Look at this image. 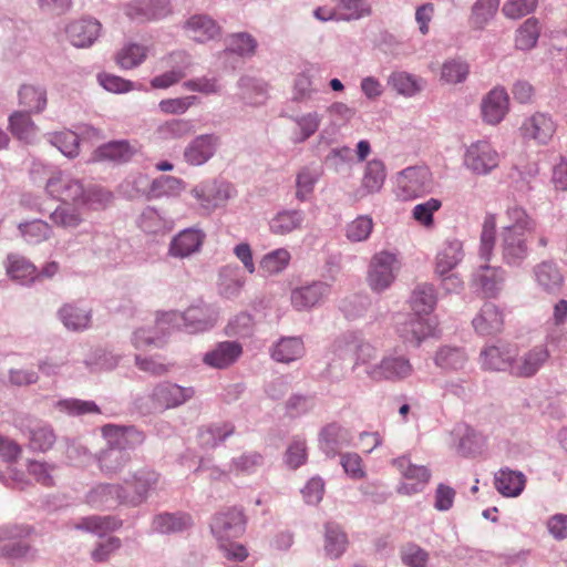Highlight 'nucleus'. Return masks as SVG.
Instances as JSON below:
<instances>
[{"instance_id":"15","label":"nucleus","mask_w":567,"mask_h":567,"mask_svg":"<svg viewBox=\"0 0 567 567\" xmlns=\"http://www.w3.org/2000/svg\"><path fill=\"white\" fill-rule=\"evenodd\" d=\"M205 238L206 235L200 229H184L173 237L168 247V254L176 258L189 257L190 255L199 251Z\"/></svg>"},{"instance_id":"10","label":"nucleus","mask_w":567,"mask_h":567,"mask_svg":"<svg viewBox=\"0 0 567 567\" xmlns=\"http://www.w3.org/2000/svg\"><path fill=\"white\" fill-rule=\"evenodd\" d=\"M556 132V123L546 113H534L525 118L519 127L520 136L526 142H534L538 145H546Z\"/></svg>"},{"instance_id":"31","label":"nucleus","mask_w":567,"mask_h":567,"mask_svg":"<svg viewBox=\"0 0 567 567\" xmlns=\"http://www.w3.org/2000/svg\"><path fill=\"white\" fill-rule=\"evenodd\" d=\"M412 370L413 368L408 359L403 357H390L381 361L373 371V375L388 380H400L411 375Z\"/></svg>"},{"instance_id":"39","label":"nucleus","mask_w":567,"mask_h":567,"mask_svg":"<svg viewBox=\"0 0 567 567\" xmlns=\"http://www.w3.org/2000/svg\"><path fill=\"white\" fill-rule=\"evenodd\" d=\"M135 148H133L127 142H111L100 146L93 153L94 161H113V162H126L128 161L133 154L135 153Z\"/></svg>"},{"instance_id":"18","label":"nucleus","mask_w":567,"mask_h":567,"mask_svg":"<svg viewBox=\"0 0 567 567\" xmlns=\"http://www.w3.org/2000/svg\"><path fill=\"white\" fill-rule=\"evenodd\" d=\"M122 489L123 486L115 484H99L87 493L86 503L93 508H113L125 503Z\"/></svg>"},{"instance_id":"7","label":"nucleus","mask_w":567,"mask_h":567,"mask_svg":"<svg viewBox=\"0 0 567 567\" xmlns=\"http://www.w3.org/2000/svg\"><path fill=\"white\" fill-rule=\"evenodd\" d=\"M233 193L234 187L229 183L218 181L203 183L192 190L198 206L207 214L224 206Z\"/></svg>"},{"instance_id":"2","label":"nucleus","mask_w":567,"mask_h":567,"mask_svg":"<svg viewBox=\"0 0 567 567\" xmlns=\"http://www.w3.org/2000/svg\"><path fill=\"white\" fill-rule=\"evenodd\" d=\"M109 447L103 450L99 456L100 468L107 474L122 470L130 461L126 449L143 441V435L134 427H121L117 425H105L102 429Z\"/></svg>"},{"instance_id":"28","label":"nucleus","mask_w":567,"mask_h":567,"mask_svg":"<svg viewBox=\"0 0 567 567\" xmlns=\"http://www.w3.org/2000/svg\"><path fill=\"white\" fill-rule=\"evenodd\" d=\"M473 326L483 336L499 332L503 327V315L495 305L485 303L473 319Z\"/></svg>"},{"instance_id":"54","label":"nucleus","mask_w":567,"mask_h":567,"mask_svg":"<svg viewBox=\"0 0 567 567\" xmlns=\"http://www.w3.org/2000/svg\"><path fill=\"white\" fill-rule=\"evenodd\" d=\"M539 37V25L536 19H527L516 31L515 45L519 50L533 49Z\"/></svg>"},{"instance_id":"23","label":"nucleus","mask_w":567,"mask_h":567,"mask_svg":"<svg viewBox=\"0 0 567 567\" xmlns=\"http://www.w3.org/2000/svg\"><path fill=\"white\" fill-rule=\"evenodd\" d=\"M464 256L463 245L458 240L446 241L435 257L434 272L437 276H444L462 261Z\"/></svg>"},{"instance_id":"51","label":"nucleus","mask_w":567,"mask_h":567,"mask_svg":"<svg viewBox=\"0 0 567 567\" xmlns=\"http://www.w3.org/2000/svg\"><path fill=\"white\" fill-rule=\"evenodd\" d=\"M113 199L111 192L100 186L84 187V194L80 198L79 205L87 209H102L105 208Z\"/></svg>"},{"instance_id":"34","label":"nucleus","mask_w":567,"mask_h":567,"mask_svg":"<svg viewBox=\"0 0 567 567\" xmlns=\"http://www.w3.org/2000/svg\"><path fill=\"white\" fill-rule=\"evenodd\" d=\"M6 268L8 276L21 284L32 282L38 279L37 267L23 256L9 255Z\"/></svg>"},{"instance_id":"44","label":"nucleus","mask_w":567,"mask_h":567,"mask_svg":"<svg viewBox=\"0 0 567 567\" xmlns=\"http://www.w3.org/2000/svg\"><path fill=\"white\" fill-rule=\"evenodd\" d=\"M537 282L547 291H555L563 285L564 278L558 267L550 261H543L535 267Z\"/></svg>"},{"instance_id":"62","label":"nucleus","mask_w":567,"mask_h":567,"mask_svg":"<svg viewBox=\"0 0 567 567\" xmlns=\"http://www.w3.org/2000/svg\"><path fill=\"white\" fill-rule=\"evenodd\" d=\"M401 558L408 567H425L429 553L416 544H406L401 549Z\"/></svg>"},{"instance_id":"50","label":"nucleus","mask_w":567,"mask_h":567,"mask_svg":"<svg viewBox=\"0 0 567 567\" xmlns=\"http://www.w3.org/2000/svg\"><path fill=\"white\" fill-rule=\"evenodd\" d=\"M320 172L315 168L303 167L296 177V198L305 202L310 198L315 186L320 178Z\"/></svg>"},{"instance_id":"24","label":"nucleus","mask_w":567,"mask_h":567,"mask_svg":"<svg viewBox=\"0 0 567 567\" xmlns=\"http://www.w3.org/2000/svg\"><path fill=\"white\" fill-rule=\"evenodd\" d=\"M474 281L486 297H496L505 281V271L485 264L477 269Z\"/></svg>"},{"instance_id":"11","label":"nucleus","mask_w":567,"mask_h":567,"mask_svg":"<svg viewBox=\"0 0 567 567\" xmlns=\"http://www.w3.org/2000/svg\"><path fill=\"white\" fill-rule=\"evenodd\" d=\"M392 464L405 480L415 481L412 484L403 483L399 486L398 492L402 495H412L421 492L431 477L430 471L425 466L414 465L405 456L393 460Z\"/></svg>"},{"instance_id":"46","label":"nucleus","mask_w":567,"mask_h":567,"mask_svg":"<svg viewBox=\"0 0 567 567\" xmlns=\"http://www.w3.org/2000/svg\"><path fill=\"white\" fill-rule=\"evenodd\" d=\"M499 0H476L470 18L471 27L482 30L496 14Z\"/></svg>"},{"instance_id":"6","label":"nucleus","mask_w":567,"mask_h":567,"mask_svg":"<svg viewBox=\"0 0 567 567\" xmlns=\"http://www.w3.org/2000/svg\"><path fill=\"white\" fill-rule=\"evenodd\" d=\"M45 190L62 204L79 205L84 194V185L70 174L58 172L48 179Z\"/></svg>"},{"instance_id":"4","label":"nucleus","mask_w":567,"mask_h":567,"mask_svg":"<svg viewBox=\"0 0 567 567\" xmlns=\"http://www.w3.org/2000/svg\"><path fill=\"white\" fill-rule=\"evenodd\" d=\"M433 177L425 166H411L396 176V194L403 200L414 199L431 192Z\"/></svg>"},{"instance_id":"9","label":"nucleus","mask_w":567,"mask_h":567,"mask_svg":"<svg viewBox=\"0 0 567 567\" xmlns=\"http://www.w3.org/2000/svg\"><path fill=\"white\" fill-rule=\"evenodd\" d=\"M210 530L219 543L239 537L245 530V516L236 507L219 512L213 517Z\"/></svg>"},{"instance_id":"61","label":"nucleus","mask_w":567,"mask_h":567,"mask_svg":"<svg viewBox=\"0 0 567 567\" xmlns=\"http://www.w3.org/2000/svg\"><path fill=\"white\" fill-rule=\"evenodd\" d=\"M52 143L68 157L79 154V136L72 131L53 134Z\"/></svg>"},{"instance_id":"21","label":"nucleus","mask_w":567,"mask_h":567,"mask_svg":"<svg viewBox=\"0 0 567 567\" xmlns=\"http://www.w3.org/2000/svg\"><path fill=\"white\" fill-rule=\"evenodd\" d=\"M30 528L20 526H7L0 529V540L7 542L2 547V555L9 558L22 557L29 550V545L23 540L30 534Z\"/></svg>"},{"instance_id":"43","label":"nucleus","mask_w":567,"mask_h":567,"mask_svg":"<svg viewBox=\"0 0 567 567\" xmlns=\"http://www.w3.org/2000/svg\"><path fill=\"white\" fill-rule=\"evenodd\" d=\"M19 103L27 109L28 113H39L47 105V92L41 87L24 84L19 90Z\"/></svg>"},{"instance_id":"20","label":"nucleus","mask_w":567,"mask_h":567,"mask_svg":"<svg viewBox=\"0 0 567 567\" xmlns=\"http://www.w3.org/2000/svg\"><path fill=\"white\" fill-rule=\"evenodd\" d=\"M194 395L192 388H182L177 384L164 383L154 389L153 399L159 409L176 408Z\"/></svg>"},{"instance_id":"8","label":"nucleus","mask_w":567,"mask_h":567,"mask_svg":"<svg viewBox=\"0 0 567 567\" xmlns=\"http://www.w3.org/2000/svg\"><path fill=\"white\" fill-rule=\"evenodd\" d=\"M399 269L395 255L381 251L373 256L370 265L368 281L372 290L382 291L390 287Z\"/></svg>"},{"instance_id":"55","label":"nucleus","mask_w":567,"mask_h":567,"mask_svg":"<svg viewBox=\"0 0 567 567\" xmlns=\"http://www.w3.org/2000/svg\"><path fill=\"white\" fill-rule=\"evenodd\" d=\"M442 202L437 198H430L424 203L415 205L412 209V218L421 226L430 229L434 227L433 215L440 210Z\"/></svg>"},{"instance_id":"59","label":"nucleus","mask_w":567,"mask_h":567,"mask_svg":"<svg viewBox=\"0 0 567 567\" xmlns=\"http://www.w3.org/2000/svg\"><path fill=\"white\" fill-rule=\"evenodd\" d=\"M56 406L60 411L70 415H84L91 413H100L99 406L93 401H84L79 399H65L58 402Z\"/></svg>"},{"instance_id":"30","label":"nucleus","mask_w":567,"mask_h":567,"mask_svg":"<svg viewBox=\"0 0 567 567\" xmlns=\"http://www.w3.org/2000/svg\"><path fill=\"white\" fill-rule=\"evenodd\" d=\"M59 317L66 329L81 331L90 327L92 311L91 309L81 308L75 303H65L59 310Z\"/></svg>"},{"instance_id":"63","label":"nucleus","mask_w":567,"mask_h":567,"mask_svg":"<svg viewBox=\"0 0 567 567\" xmlns=\"http://www.w3.org/2000/svg\"><path fill=\"white\" fill-rule=\"evenodd\" d=\"M190 132V125L185 120H171L162 124L157 131L159 140L179 138Z\"/></svg>"},{"instance_id":"56","label":"nucleus","mask_w":567,"mask_h":567,"mask_svg":"<svg viewBox=\"0 0 567 567\" xmlns=\"http://www.w3.org/2000/svg\"><path fill=\"white\" fill-rule=\"evenodd\" d=\"M340 20H357L371 13V7L367 0H342L338 6Z\"/></svg>"},{"instance_id":"57","label":"nucleus","mask_w":567,"mask_h":567,"mask_svg":"<svg viewBox=\"0 0 567 567\" xmlns=\"http://www.w3.org/2000/svg\"><path fill=\"white\" fill-rule=\"evenodd\" d=\"M55 442V434L48 425H40L30 431L29 445L32 450L47 452Z\"/></svg>"},{"instance_id":"32","label":"nucleus","mask_w":567,"mask_h":567,"mask_svg":"<svg viewBox=\"0 0 567 567\" xmlns=\"http://www.w3.org/2000/svg\"><path fill=\"white\" fill-rule=\"evenodd\" d=\"M482 367L486 370L511 372L513 350L508 347H487L481 353Z\"/></svg>"},{"instance_id":"49","label":"nucleus","mask_w":567,"mask_h":567,"mask_svg":"<svg viewBox=\"0 0 567 567\" xmlns=\"http://www.w3.org/2000/svg\"><path fill=\"white\" fill-rule=\"evenodd\" d=\"M470 73L468 64L461 59L446 60L441 68V82L445 84H457L466 80Z\"/></svg>"},{"instance_id":"35","label":"nucleus","mask_w":567,"mask_h":567,"mask_svg":"<svg viewBox=\"0 0 567 567\" xmlns=\"http://www.w3.org/2000/svg\"><path fill=\"white\" fill-rule=\"evenodd\" d=\"M525 483V475L512 470H501L495 476L496 489L507 497L518 496L523 492Z\"/></svg>"},{"instance_id":"47","label":"nucleus","mask_w":567,"mask_h":567,"mask_svg":"<svg viewBox=\"0 0 567 567\" xmlns=\"http://www.w3.org/2000/svg\"><path fill=\"white\" fill-rule=\"evenodd\" d=\"M496 216L488 214L485 216L480 237V257L488 262L493 256L495 247Z\"/></svg>"},{"instance_id":"42","label":"nucleus","mask_w":567,"mask_h":567,"mask_svg":"<svg viewBox=\"0 0 567 567\" xmlns=\"http://www.w3.org/2000/svg\"><path fill=\"white\" fill-rule=\"evenodd\" d=\"M193 525L190 515L181 514H161L153 520V528L159 533L182 532Z\"/></svg>"},{"instance_id":"3","label":"nucleus","mask_w":567,"mask_h":567,"mask_svg":"<svg viewBox=\"0 0 567 567\" xmlns=\"http://www.w3.org/2000/svg\"><path fill=\"white\" fill-rule=\"evenodd\" d=\"M217 321V312L208 306H193L184 313L165 312L156 320V330L169 331L174 328H184L190 333L210 329Z\"/></svg>"},{"instance_id":"37","label":"nucleus","mask_w":567,"mask_h":567,"mask_svg":"<svg viewBox=\"0 0 567 567\" xmlns=\"http://www.w3.org/2000/svg\"><path fill=\"white\" fill-rule=\"evenodd\" d=\"M347 534L334 523L324 526V553L330 558H339L348 547Z\"/></svg>"},{"instance_id":"22","label":"nucleus","mask_w":567,"mask_h":567,"mask_svg":"<svg viewBox=\"0 0 567 567\" xmlns=\"http://www.w3.org/2000/svg\"><path fill=\"white\" fill-rule=\"evenodd\" d=\"M508 111V95L504 89L492 90L482 102L484 120L489 124H498Z\"/></svg>"},{"instance_id":"17","label":"nucleus","mask_w":567,"mask_h":567,"mask_svg":"<svg viewBox=\"0 0 567 567\" xmlns=\"http://www.w3.org/2000/svg\"><path fill=\"white\" fill-rule=\"evenodd\" d=\"M217 144L218 138L214 135H199L186 146L184 158L189 165H203L213 157Z\"/></svg>"},{"instance_id":"5","label":"nucleus","mask_w":567,"mask_h":567,"mask_svg":"<svg viewBox=\"0 0 567 567\" xmlns=\"http://www.w3.org/2000/svg\"><path fill=\"white\" fill-rule=\"evenodd\" d=\"M499 154L487 141L472 143L464 155V165L476 175H487L499 165Z\"/></svg>"},{"instance_id":"45","label":"nucleus","mask_w":567,"mask_h":567,"mask_svg":"<svg viewBox=\"0 0 567 567\" xmlns=\"http://www.w3.org/2000/svg\"><path fill=\"white\" fill-rule=\"evenodd\" d=\"M11 133L21 141L31 143L35 136L37 126L28 112L17 111L9 118Z\"/></svg>"},{"instance_id":"25","label":"nucleus","mask_w":567,"mask_h":567,"mask_svg":"<svg viewBox=\"0 0 567 567\" xmlns=\"http://www.w3.org/2000/svg\"><path fill=\"white\" fill-rule=\"evenodd\" d=\"M158 476L154 472L143 471L134 476L132 482H125L122 493L128 504H138L143 501L147 491L157 483Z\"/></svg>"},{"instance_id":"26","label":"nucleus","mask_w":567,"mask_h":567,"mask_svg":"<svg viewBox=\"0 0 567 567\" xmlns=\"http://www.w3.org/2000/svg\"><path fill=\"white\" fill-rule=\"evenodd\" d=\"M351 436L347 429L338 423L326 425L319 434V443L327 454L334 455L339 449L350 443Z\"/></svg>"},{"instance_id":"1","label":"nucleus","mask_w":567,"mask_h":567,"mask_svg":"<svg viewBox=\"0 0 567 567\" xmlns=\"http://www.w3.org/2000/svg\"><path fill=\"white\" fill-rule=\"evenodd\" d=\"M508 225L501 231L502 258L506 265L519 266L528 256V237L537 228V221L522 207L512 206L506 210Z\"/></svg>"},{"instance_id":"48","label":"nucleus","mask_w":567,"mask_h":567,"mask_svg":"<svg viewBox=\"0 0 567 567\" xmlns=\"http://www.w3.org/2000/svg\"><path fill=\"white\" fill-rule=\"evenodd\" d=\"M291 255L286 248H278L261 258L259 268L266 275H277L288 267Z\"/></svg>"},{"instance_id":"60","label":"nucleus","mask_w":567,"mask_h":567,"mask_svg":"<svg viewBox=\"0 0 567 567\" xmlns=\"http://www.w3.org/2000/svg\"><path fill=\"white\" fill-rule=\"evenodd\" d=\"M465 361L464 353L456 348H442L435 355V363L444 369H462Z\"/></svg>"},{"instance_id":"64","label":"nucleus","mask_w":567,"mask_h":567,"mask_svg":"<svg viewBox=\"0 0 567 567\" xmlns=\"http://www.w3.org/2000/svg\"><path fill=\"white\" fill-rule=\"evenodd\" d=\"M372 228V218L360 216L348 225L347 237L351 241H363L370 236Z\"/></svg>"},{"instance_id":"16","label":"nucleus","mask_w":567,"mask_h":567,"mask_svg":"<svg viewBox=\"0 0 567 567\" xmlns=\"http://www.w3.org/2000/svg\"><path fill=\"white\" fill-rule=\"evenodd\" d=\"M243 354V347L236 341L219 342L213 350L208 351L203 362L214 369H226L233 365Z\"/></svg>"},{"instance_id":"41","label":"nucleus","mask_w":567,"mask_h":567,"mask_svg":"<svg viewBox=\"0 0 567 567\" xmlns=\"http://www.w3.org/2000/svg\"><path fill=\"white\" fill-rule=\"evenodd\" d=\"M386 171L385 165L380 159H372L367 163L365 169L362 177V188L365 189L368 194L379 192L385 181Z\"/></svg>"},{"instance_id":"14","label":"nucleus","mask_w":567,"mask_h":567,"mask_svg":"<svg viewBox=\"0 0 567 567\" xmlns=\"http://www.w3.org/2000/svg\"><path fill=\"white\" fill-rule=\"evenodd\" d=\"M437 322L430 316H413L398 328L404 342L419 346L422 340L434 336Z\"/></svg>"},{"instance_id":"33","label":"nucleus","mask_w":567,"mask_h":567,"mask_svg":"<svg viewBox=\"0 0 567 567\" xmlns=\"http://www.w3.org/2000/svg\"><path fill=\"white\" fill-rule=\"evenodd\" d=\"M80 208H82L80 205H59L51 213L50 219L56 227L64 230H74L84 221V215Z\"/></svg>"},{"instance_id":"19","label":"nucleus","mask_w":567,"mask_h":567,"mask_svg":"<svg viewBox=\"0 0 567 567\" xmlns=\"http://www.w3.org/2000/svg\"><path fill=\"white\" fill-rule=\"evenodd\" d=\"M101 32V23L95 19H81L69 24L66 34L74 47L86 48L94 43Z\"/></svg>"},{"instance_id":"58","label":"nucleus","mask_w":567,"mask_h":567,"mask_svg":"<svg viewBox=\"0 0 567 567\" xmlns=\"http://www.w3.org/2000/svg\"><path fill=\"white\" fill-rule=\"evenodd\" d=\"M120 525H121V522L114 517L91 516V517L84 518L78 527L83 528L89 532H92V533H96L99 535H103L110 530H114V529L118 528Z\"/></svg>"},{"instance_id":"40","label":"nucleus","mask_w":567,"mask_h":567,"mask_svg":"<svg viewBox=\"0 0 567 567\" xmlns=\"http://www.w3.org/2000/svg\"><path fill=\"white\" fill-rule=\"evenodd\" d=\"M147 54V47L138 43H127L117 51L115 61L121 69L131 70L142 64Z\"/></svg>"},{"instance_id":"52","label":"nucleus","mask_w":567,"mask_h":567,"mask_svg":"<svg viewBox=\"0 0 567 567\" xmlns=\"http://www.w3.org/2000/svg\"><path fill=\"white\" fill-rule=\"evenodd\" d=\"M19 229L29 244H40L52 236V227L40 219L22 223Z\"/></svg>"},{"instance_id":"27","label":"nucleus","mask_w":567,"mask_h":567,"mask_svg":"<svg viewBox=\"0 0 567 567\" xmlns=\"http://www.w3.org/2000/svg\"><path fill=\"white\" fill-rule=\"evenodd\" d=\"M185 29L188 35L197 42L209 41L220 32L216 22L212 18L203 14H196L189 18L185 24Z\"/></svg>"},{"instance_id":"36","label":"nucleus","mask_w":567,"mask_h":567,"mask_svg":"<svg viewBox=\"0 0 567 567\" xmlns=\"http://www.w3.org/2000/svg\"><path fill=\"white\" fill-rule=\"evenodd\" d=\"M305 220L300 210H284L274 216L269 223L270 231L275 235L285 236L295 230L301 229Z\"/></svg>"},{"instance_id":"29","label":"nucleus","mask_w":567,"mask_h":567,"mask_svg":"<svg viewBox=\"0 0 567 567\" xmlns=\"http://www.w3.org/2000/svg\"><path fill=\"white\" fill-rule=\"evenodd\" d=\"M436 305L435 289L430 284L417 285L411 295L410 307L413 316H430Z\"/></svg>"},{"instance_id":"12","label":"nucleus","mask_w":567,"mask_h":567,"mask_svg":"<svg viewBox=\"0 0 567 567\" xmlns=\"http://www.w3.org/2000/svg\"><path fill=\"white\" fill-rule=\"evenodd\" d=\"M549 358L546 346H536L519 357L513 355L511 373L519 378H530L538 372Z\"/></svg>"},{"instance_id":"13","label":"nucleus","mask_w":567,"mask_h":567,"mask_svg":"<svg viewBox=\"0 0 567 567\" xmlns=\"http://www.w3.org/2000/svg\"><path fill=\"white\" fill-rule=\"evenodd\" d=\"M330 293V286L322 281H313L309 285L297 287L291 291L292 307L298 310H309L320 305Z\"/></svg>"},{"instance_id":"38","label":"nucleus","mask_w":567,"mask_h":567,"mask_svg":"<svg viewBox=\"0 0 567 567\" xmlns=\"http://www.w3.org/2000/svg\"><path fill=\"white\" fill-rule=\"evenodd\" d=\"M305 354V346L300 338L290 337L280 339L272 349L271 357L284 363L300 359Z\"/></svg>"},{"instance_id":"53","label":"nucleus","mask_w":567,"mask_h":567,"mask_svg":"<svg viewBox=\"0 0 567 567\" xmlns=\"http://www.w3.org/2000/svg\"><path fill=\"white\" fill-rule=\"evenodd\" d=\"M389 85L405 96H413L422 90V81L405 72L393 73L389 79Z\"/></svg>"}]
</instances>
